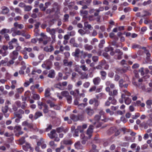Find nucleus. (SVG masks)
Instances as JSON below:
<instances>
[{"label": "nucleus", "instance_id": "nucleus-51", "mask_svg": "<svg viewBox=\"0 0 152 152\" xmlns=\"http://www.w3.org/2000/svg\"><path fill=\"white\" fill-rule=\"evenodd\" d=\"M64 148V146L61 145L59 148H58L56 149V152H61V150H63Z\"/></svg>", "mask_w": 152, "mask_h": 152}, {"label": "nucleus", "instance_id": "nucleus-52", "mask_svg": "<svg viewBox=\"0 0 152 152\" xmlns=\"http://www.w3.org/2000/svg\"><path fill=\"white\" fill-rule=\"evenodd\" d=\"M102 55L105 58L107 59H109L110 58V56L106 52L103 53L102 54Z\"/></svg>", "mask_w": 152, "mask_h": 152}, {"label": "nucleus", "instance_id": "nucleus-49", "mask_svg": "<svg viewBox=\"0 0 152 152\" xmlns=\"http://www.w3.org/2000/svg\"><path fill=\"white\" fill-rule=\"evenodd\" d=\"M80 67L84 71H87L88 69V68L86 67L85 65H81Z\"/></svg>", "mask_w": 152, "mask_h": 152}, {"label": "nucleus", "instance_id": "nucleus-39", "mask_svg": "<svg viewBox=\"0 0 152 152\" xmlns=\"http://www.w3.org/2000/svg\"><path fill=\"white\" fill-rule=\"evenodd\" d=\"M139 72L140 74V75L141 76H143L145 74L144 71V68L143 67H141L140 68L139 70Z\"/></svg>", "mask_w": 152, "mask_h": 152}, {"label": "nucleus", "instance_id": "nucleus-37", "mask_svg": "<svg viewBox=\"0 0 152 152\" xmlns=\"http://www.w3.org/2000/svg\"><path fill=\"white\" fill-rule=\"evenodd\" d=\"M78 32L81 36H83L86 33V31L82 29H79Z\"/></svg>", "mask_w": 152, "mask_h": 152}, {"label": "nucleus", "instance_id": "nucleus-43", "mask_svg": "<svg viewBox=\"0 0 152 152\" xmlns=\"http://www.w3.org/2000/svg\"><path fill=\"white\" fill-rule=\"evenodd\" d=\"M75 70L76 72H77L80 75H82L83 72H82L81 70L79 69V67H76L75 68Z\"/></svg>", "mask_w": 152, "mask_h": 152}, {"label": "nucleus", "instance_id": "nucleus-50", "mask_svg": "<svg viewBox=\"0 0 152 152\" xmlns=\"http://www.w3.org/2000/svg\"><path fill=\"white\" fill-rule=\"evenodd\" d=\"M106 112L107 113H109L110 115H113L114 113V112L111 111L110 109L109 108H107L106 110Z\"/></svg>", "mask_w": 152, "mask_h": 152}, {"label": "nucleus", "instance_id": "nucleus-28", "mask_svg": "<svg viewBox=\"0 0 152 152\" xmlns=\"http://www.w3.org/2000/svg\"><path fill=\"white\" fill-rule=\"evenodd\" d=\"M75 148L78 149H81L82 148V146H81L80 142L79 141H78L76 142L75 144Z\"/></svg>", "mask_w": 152, "mask_h": 152}, {"label": "nucleus", "instance_id": "nucleus-26", "mask_svg": "<svg viewBox=\"0 0 152 152\" xmlns=\"http://www.w3.org/2000/svg\"><path fill=\"white\" fill-rule=\"evenodd\" d=\"M118 93V91L117 90H114L113 91V92L112 91H109V95L114 97L115 96L117 95Z\"/></svg>", "mask_w": 152, "mask_h": 152}, {"label": "nucleus", "instance_id": "nucleus-20", "mask_svg": "<svg viewBox=\"0 0 152 152\" xmlns=\"http://www.w3.org/2000/svg\"><path fill=\"white\" fill-rule=\"evenodd\" d=\"M84 48L86 50L90 51L92 50L93 47V46L91 45L86 44L84 45Z\"/></svg>", "mask_w": 152, "mask_h": 152}, {"label": "nucleus", "instance_id": "nucleus-18", "mask_svg": "<svg viewBox=\"0 0 152 152\" xmlns=\"http://www.w3.org/2000/svg\"><path fill=\"white\" fill-rule=\"evenodd\" d=\"M10 11L9 8L7 7L4 6L2 7L1 13L3 14H6Z\"/></svg>", "mask_w": 152, "mask_h": 152}, {"label": "nucleus", "instance_id": "nucleus-21", "mask_svg": "<svg viewBox=\"0 0 152 152\" xmlns=\"http://www.w3.org/2000/svg\"><path fill=\"white\" fill-rule=\"evenodd\" d=\"M145 53L146 55V58L147 61H150V57L151 56V55L149 51L147 50H145Z\"/></svg>", "mask_w": 152, "mask_h": 152}, {"label": "nucleus", "instance_id": "nucleus-45", "mask_svg": "<svg viewBox=\"0 0 152 152\" xmlns=\"http://www.w3.org/2000/svg\"><path fill=\"white\" fill-rule=\"evenodd\" d=\"M66 99L67 100V102L69 104H71V103L72 102V97L71 96L69 95L66 98Z\"/></svg>", "mask_w": 152, "mask_h": 152}, {"label": "nucleus", "instance_id": "nucleus-63", "mask_svg": "<svg viewBox=\"0 0 152 152\" xmlns=\"http://www.w3.org/2000/svg\"><path fill=\"white\" fill-rule=\"evenodd\" d=\"M75 5V3L73 2L70 3L68 6L69 8V9H72L73 8V7Z\"/></svg>", "mask_w": 152, "mask_h": 152}, {"label": "nucleus", "instance_id": "nucleus-36", "mask_svg": "<svg viewBox=\"0 0 152 152\" xmlns=\"http://www.w3.org/2000/svg\"><path fill=\"white\" fill-rule=\"evenodd\" d=\"M104 50L106 52H108L109 51H110V50H114V49L112 47L110 46H109L108 47H105L104 48Z\"/></svg>", "mask_w": 152, "mask_h": 152}, {"label": "nucleus", "instance_id": "nucleus-32", "mask_svg": "<svg viewBox=\"0 0 152 152\" xmlns=\"http://www.w3.org/2000/svg\"><path fill=\"white\" fill-rule=\"evenodd\" d=\"M86 105V103H81L78 105L77 107L79 109L82 110L83 109Z\"/></svg>", "mask_w": 152, "mask_h": 152}, {"label": "nucleus", "instance_id": "nucleus-53", "mask_svg": "<svg viewBox=\"0 0 152 152\" xmlns=\"http://www.w3.org/2000/svg\"><path fill=\"white\" fill-rule=\"evenodd\" d=\"M92 60L95 62H97L99 60V57L97 56H94L92 57Z\"/></svg>", "mask_w": 152, "mask_h": 152}, {"label": "nucleus", "instance_id": "nucleus-31", "mask_svg": "<svg viewBox=\"0 0 152 152\" xmlns=\"http://www.w3.org/2000/svg\"><path fill=\"white\" fill-rule=\"evenodd\" d=\"M61 94L63 96L66 98L69 95V93L67 91H64L61 92Z\"/></svg>", "mask_w": 152, "mask_h": 152}, {"label": "nucleus", "instance_id": "nucleus-29", "mask_svg": "<svg viewBox=\"0 0 152 152\" xmlns=\"http://www.w3.org/2000/svg\"><path fill=\"white\" fill-rule=\"evenodd\" d=\"M23 149L26 151L28 150V149L30 148V145L28 143H26L22 146Z\"/></svg>", "mask_w": 152, "mask_h": 152}, {"label": "nucleus", "instance_id": "nucleus-41", "mask_svg": "<svg viewBox=\"0 0 152 152\" xmlns=\"http://www.w3.org/2000/svg\"><path fill=\"white\" fill-rule=\"evenodd\" d=\"M44 109L43 110V111L44 113H46L48 112V106L46 104L44 105Z\"/></svg>", "mask_w": 152, "mask_h": 152}, {"label": "nucleus", "instance_id": "nucleus-47", "mask_svg": "<svg viewBox=\"0 0 152 152\" xmlns=\"http://www.w3.org/2000/svg\"><path fill=\"white\" fill-rule=\"evenodd\" d=\"M146 103L148 106L151 107V105H152V100H147L146 102Z\"/></svg>", "mask_w": 152, "mask_h": 152}, {"label": "nucleus", "instance_id": "nucleus-4", "mask_svg": "<svg viewBox=\"0 0 152 152\" xmlns=\"http://www.w3.org/2000/svg\"><path fill=\"white\" fill-rule=\"evenodd\" d=\"M115 52L117 54L114 56V58L116 60L121 59L123 55V52H121L119 49H116L115 50Z\"/></svg>", "mask_w": 152, "mask_h": 152}, {"label": "nucleus", "instance_id": "nucleus-64", "mask_svg": "<svg viewBox=\"0 0 152 152\" xmlns=\"http://www.w3.org/2000/svg\"><path fill=\"white\" fill-rule=\"evenodd\" d=\"M152 2V1L151 0H148L147 1H144L142 4V5L143 6H145L147 5L150 4Z\"/></svg>", "mask_w": 152, "mask_h": 152}, {"label": "nucleus", "instance_id": "nucleus-2", "mask_svg": "<svg viewBox=\"0 0 152 152\" xmlns=\"http://www.w3.org/2000/svg\"><path fill=\"white\" fill-rule=\"evenodd\" d=\"M46 31L47 32L49 33L51 35V38L52 40L51 41V44L55 43L56 42V36L55 34L56 33V28L50 29L49 27H48L46 28Z\"/></svg>", "mask_w": 152, "mask_h": 152}, {"label": "nucleus", "instance_id": "nucleus-9", "mask_svg": "<svg viewBox=\"0 0 152 152\" xmlns=\"http://www.w3.org/2000/svg\"><path fill=\"white\" fill-rule=\"evenodd\" d=\"M60 8V6L58 3L55 2L53 4V7L52 9L54 10V12L56 11V12H57L59 11Z\"/></svg>", "mask_w": 152, "mask_h": 152}, {"label": "nucleus", "instance_id": "nucleus-57", "mask_svg": "<svg viewBox=\"0 0 152 152\" xmlns=\"http://www.w3.org/2000/svg\"><path fill=\"white\" fill-rule=\"evenodd\" d=\"M132 48L133 49L139 48L140 49L141 48V47L139 45L134 44L132 45Z\"/></svg>", "mask_w": 152, "mask_h": 152}, {"label": "nucleus", "instance_id": "nucleus-42", "mask_svg": "<svg viewBox=\"0 0 152 152\" xmlns=\"http://www.w3.org/2000/svg\"><path fill=\"white\" fill-rule=\"evenodd\" d=\"M15 59H13V58H12V59L11 60H10L8 62H7V65L8 66H10L11 65L13 64L14 63V60Z\"/></svg>", "mask_w": 152, "mask_h": 152}, {"label": "nucleus", "instance_id": "nucleus-22", "mask_svg": "<svg viewBox=\"0 0 152 152\" xmlns=\"http://www.w3.org/2000/svg\"><path fill=\"white\" fill-rule=\"evenodd\" d=\"M10 32V30L9 29L4 28L1 30V35H4L7 34V33H9Z\"/></svg>", "mask_w": 152, "mask_h": 152}, {"label": "nucleus", "instance_id": "nucleus-1", "mask_svg": "<svg viewBox=\"0 0 152 152\" xmlns=\"http://www.w3.org/2000/svg\"><path fill=\"white\" fill-rule=\"evenodd\" d=\"M72 54L75 58H84L86 57V53L83 50L81 51L78 48L76 49L75 52H73Z\"/></svg>", "mask_w": 152, "mask_h": 152}, {"label": "nucleus", "instance_id": "nucleus-33", "mask_svg": "<svg viewBox=\"0 0 152 152\" xmlns=\"http://www.w3.org/2000/svg\"><path fill=\"white\" fill-rule=\"evenodd\" d=\"M69 15L68 14H65L64 15L63 20L64 22H68L69 21Z\"/></svg>", "mask_w": 152, "mask_h": 152}, {"label": "nucleus", "instance_id": "nucleus-35", "mask_svg": "<svg viewBox=\"0 0 152 152\" xmlns=\"http://www.w3.org/2000/svg\"><path fill=\"white\" fill-rule=\"evenodd\" d=\"M96 146L95 145H92V149L90 150V152H98V150L96 149Z\"/></svg>", "mask_w": 152, "mask_h": 152}, {"label": "nucleus", "instance_id": "nucleus-5", "mask_svg": "<svg viewBox=\"0 0 152 152\" xmlns=\"http://www.w3.org/2000/svg\"><path fill=\"white\" fill-rule=\"evenodd\" d=\"M106 64V61L105 60H102L99 62L98 65L96 67H94V69H102L103 66Z\"/></svg>", "mask_w": 152, "mask_h": 152}, {"label": "nucleus", "instance_id": "nucleus-13", "mask_svg": "<svg viewBox=\"0 0 152 152\" xmlns=\"http://www.w3.org/2000/svg\"><path fill=\"white\" fill-rule=\"evenodd\" d=\"M80 13L83 18H87V15L88 13V11L81 10L80 11Z\"/></svg>", "mask_w": 152, "mask_h": 152}, {"label": "nucleus", "instance_id": "nucleus-58", "mask_svg": "<svg viewBox=\"0 0 152 152\" xmlns=\"http://www.w3.org/2000/svg\"><path fill=\"white\" fill-rule=\"evenodd\" d=\"M25 137H23L19 140V143L20 145L23 144L25 142Z\"/></svg>", "mask_w": 152, "mask_h": 152}, {"label": "nucleus", "instance_id": "nucleus-19", "mask_svg": "<svg viewBox=\"0 0 152 152\" xmlns=\"http://www.w3.org/2000/svg\"><path fill=\"white\" fill-rule=\"evenodd\" d=\"M104 7H100L99 8V9L96 10V12H94V16H96L98 15L100 11H103L104 10Z\"/></svg>", "mask_w": 152, "mask_h": 152}, {"label": "nucleus", "instance_id": "nucleus-3", "mask_svg": "<svg viewBox=\"0 0 152 152\" xmlns=\"http://www.w3.org/2000/svg\"><path fill=\"white\" fill-rule=\"evenodd\" d=\"M52 65V62L49 59L46 60L42 65V67L47 70H50Z\"/></svg>", "mask_w": 152, "mask_h": 152}, {"label": "nucleus", "instance_id": "nucleus-46", "mask_svg": "<svg viewBox=\"0 0 152 152\" xmlns=\"http://www.w3.org/2000/svg\"><path fill=\"white\" fill-rule=\"evenodd\" d=\"M111 45H112L115 46L116 48H118L120 47L118 44L117 43V42L115 41H113L111 43Z\"/></svg>", "mask_w": 152, "mask_h": 152}, {"label": "nucleus", "instance_id": "nucleus-60", "mask_svg": "<svg viewBox=\"0 0 152 152\" xmlns=\"http://www.w3.org/2000/svg\"><path fill=\"white\" fill-rule=\"evenodd\" d=\"M53 12H54V10H53L52 9H47L46 11V13L47 14H50L51 13Z\"/></svg>", "mask_w": 152, "mask_h": 152}, {"label": "nucleus", "instance_id": "nucleus-17", "mask_svg": "<svg viewBox=\"0 0 152 152\" xmlns=\"http://www.w3.org/2000/svg\"><path fill=\"white\" fill-rule=\"evenodd\" d=\"M2 49L3 50V55L4 56H7L8 54V52L7 50L8 49V47L7 45H3L2 47Z\"/></svg>", "mask_w": 152, "mask_h": 152}, {"label": "nucleus", "instance_id": "nucleus-34", "mask_svg": "<svg viewBox=\"0 0 152 152\" xmlns=\"http://www.w3.org/2000/svg\"><path fill=\"white\" fill-rule=\"evenodd\" d=\"M32 8V7L31 6L26 5L24 7V10L25 11L28 12L30 11Z\"/></svg>", "mask_w": 152, "mask_h": 152}, {"label": "nucleus", "instance_id": "nucleus-30", "mask_svg": "<svg viewBox=\"0 0 152 152\" xmlns=\"http://www.w3.org/2000/svg\"><path fill=\"white\" fill-rule=\"evenodd\" d=\"M13 56L12 58H13V59H16L18 57V51L16 50H14L12 52Z\"/></svg>", "mask_w": 152, "mask_h": 152}, {"label": "nucleus", "instance_id": "nucleus-6", "mask_svg": "<svg viewBox=\"0 0 152 152\" xmlns=\"http://www.w3.org/2000/svg\"><path fill=\"white\" fill-rule=\"evenodd\" d=\"M53 46L52 44L50 45L49 46H46L44 47L43 50L46 52H51L54 50Z\"/></svg>", "mask_w": 152, "mask_h": 152}, {"label": "nucleus", "instance_id": "nucleus-27", "mask_svg": "<svg viewBox=\"0 0 152 152\" xmlns=\"http://www.w3.org/2000/svg\"><path fill=\"white\" fill-rule=\"evenodd\" d=\"M93 82L95 85H98L100 81V79L98 77L95 78L93 80Z\"/></svg>", "mask_w": 152, "mask_h": 152}, {"label": "nucleus", "instance_id": "nucleus-55", "mask_svg": "<svg viewBox=\"0 0 152 152\" xmlns=\"http://www.w3.org/2000/svg\"><path fill=\"white\" fill-rule=\"evenodd\" d=\"M63 143L65 145H71L72 142L70 140H64L63 141Z\"/></svg>", "mask_w": 152, "mask_h": 152}, {"label": "nucleus", "instance_id": "nucleus-59", "mask_svg": "<svg viewBox=\"0 0 152 152\" xmlns=\"http://www.w3.org/2000/svg\"><path fill=\"white\" fill-rule=\"evenodd\" d=\"M64 58L65 59L68 58L70 56V54L69 52H65L64 53Z\"/></svg>", "mask_w": 152, "mask_h": 152}, {"label": "nucleus", "instance_id": "nucleus-40", "mask_svg": "<svg viewBox=\"0 0 152 152\" xmlns=\"http://www.w3.org/2000/svg\"><path fill=\"white\" fill-rule=\"evenodd\" d=\"M8 109V107L7 106H5L4 107H2V111L4 113H6Z\"/></svg>", "mask_w": 152, "mask_h": 152}, {"label": "nucleus", "instance_id": "nucleus-54", "mask_svg": "<svg viewBox=\"0 0 152 152\" xmlns=\"http://www.w3.org/2000/svg\"><path fill=\"white\" fill-rule=\"evenodd\" d=\"M93 3L94 5H96L99 4H101L102 3L101 1H97V0H94L93 2Z\"/></svg>", "mask_w": 152, "mask_h": 152}, {"label": "nucleus", "instance_id": "nucleus-44", "mask_svg": "<svg viewBox=\"0 0 152 152\" xmlns=\"http://www.w3.org/2000/svg\"><path fill=\"white\" fill-rule=\"evenodd\" d=\"M49 73L48 76H54L55 75V71L53 69H51L49 71Z\"/></svg>", "mask_w": 152, "mask_h": 152}, {"label": "nucleus", "instance_id": "nucleus-11", "mask_svg": "<svg viewBox=\"0 0 152 152\" xmlns=\"http://www.w3.org/2000/svg\"><path fill=\"white\" fill-rule=\"evenodd\" d=\"M48 135L49 137L51 139H53L57 136L58 135L56 133V131L55 130H53L50 132L48 134Z\"/></svg>", "mask_w": 152, "mask_h": 152}, {"label": "nucleus", "instance_id": "nucleus-8", "mask_svg": "<svg viewBox=\"0 0 152 152\" xmlns=\"http://www.w3.org/2000/svg\"><path fill=\"white\" fill-rule=\"evenodd\" d=\"M94 128V127L93 125H90L87 129L86 134L88 136L89 138L92 136V134L93 132V130Z\"/></svg>", "mask_w": 152, "mask_h": 152}, {"label": "nucleus", "instance_id": "nucleus-61", "mask_svg": "<svg viewBox=\"0 0 152 152\" xmlns=\"http://www.w3.org/2000/svg\"><path fill=\"white\" fill-rule=\"evenodd\" d=\"M7 58H5L4 60H1L0 61V66L1 65L7 63Z\"/></svg>", "mask_w": 152, "mask_h": 152}, {"label": "nucleus", "instance_id": "nucleus-48", "mask_svg": "<svg viewBox=\"0 0 152 152\" xmlns=\"http://www.w3.org/2000/svg\"><path fill=\"white\" fill-rule=\"evenodd\" d=\"M32 98L35 100H38L40 99V96L38 94H34L33 95Z\"/></svg>", "mask_w": 152, "mask_h": 152}, {"label": "nucleus", "instance_id": "nucleus-24", "mask_svg": "<svg viewBox=\"0 0 152 152\" xmlns=\"http://www.w3.org/2000/svg\"><path fill=\"white\" fill-rule=\"evenodd\" d=\"M50 89L49 88L46 89L45 91V97H49L50 95Z\"/></svg>", "mask_w": 152, "mask_h": 152}, {"label": "nucleus", "instance_id": "nucleus-56", "mask_svg": "<svg viewBox=\"0 0 152 152\" xmlns=\"http://www.w3.org/2000/svg\"><path fill=\"white\" fill-rule=\"evenodd\" d=\"M39 7L42 11H45L46 9L45 7H44V4L42 3H41L39 4Z\"/></svg>", "mask_w": 152, "mask_h": 152}, {"label": "nucleus", "instance_id": "nucleus-62", "mask_svg": "<svg viewBox=\"0 0 152 152\" xmlns=\"http://www.w3.org/2000/svg\"><path fill=\"white\" fill-rule=\"evenodd\" d=\"M56 30L57 31L58 33L59 34H61L62 33H63L64 32V30L61 28H56Z\"/></svg>", "mask_w": 152, "mask_h": 152}, {"label": "nucleus", "instance_id": "nucleus-25", "mask_svg": "<svg viewBox=\"0 0 152 152\" xmlns=\"http://www.w3.org/2000/svg\"><path fill=\"white\" fill-rule=\"evenodd\" d=\"M26 68V66H22L20 70L19 71V73L20 75H23L24 74V70Z\"/></svg>", "mask_w": 152, "mask_h": 152}, {"label": "nucleus", "instance_id": "nucleus-16", "mask_svg": "<svg viewBox=\"0 0 152 152\" xmlns=\"http://www.w3.org/2000/svg\"><path fill=\"white\" fill-rule=\"evenodd\" d=\"M86 112L90 116H91L94 113V111L93 110L90 108L87 107L85 110Z\"/></svg>", "mask_w": 152, "mask_h": 152}, {"label": "nucleus", "instance_id": "nucleus-10", "mask_svg": "<svg viewBox=\"0 0 152 152\" xmlns=\"http://www.w3.org/2000/svg\"><path fill=\"white\" fill-rule=\"evenodd\" d=\"M68 129L66 128L64 129L63 126H61L56 128V131L58 133H60L62 132H63L64 133H66L68 132Z\"/></svg>", "mask_w": 152, "mask_h": 152}, {"label": "nucleus", "instance_id": "nucleus-14", "mask_svg": "<svg viewBox=\"0 0 152 152\" xmlns=\"http://www.w3.org/2000/svg\"><path fill=\"white\" fill-rule=\"evenodd\" d=\"M80 115H76L74 114H71L70 115V118L71 120L74 121H76L79 119V117Z\"/></svg>", "mask_w": 152, "mask_h": 152}, {"label": "nucleus", "instance_id": "nucleus-15", "mask_svg": "<svg viewBox=\"0 0 152 152\" xmlns=\"http://www.w3.org/2000/svg\"><path fill=\"white\" fill-rule=\"evenodd\" d=\"M42 116L43 114L42 113L39 111H37L34 114V118L36 120Z\"/></svg>", "mask_w": 152, "mask_h": 152}, {"label": "nucleus", "instance_id": "nucleus-38", "mask_svg": "<svg viewBox=\"0 0 152 152\" xmlns=\"http://www.w3.org/2000/svg\"><path fill=\"white\" fill-rule=\"evenodd\" d=\"M132 100L129 97H126L125 99V102L126 104H129L131 102Z\"/></svg>", "mask_w": 152, "mask_h": 152}, {"label": "nucleus", "instance_id": "nucleus-7", "mask_svg": "<svg viewBox=\"0 0 152 152\" xmlns=\"http://www.w3.org/2000/svg\"><path fill=\"white\" fill-rule=\"evenodd\" d=\"M63 63L64 66L70 68L73 65V62L72 61H68L67 59H65L63 60Z\"/></svg>", "mask_w": 152, "mask_h": 152}, {"label": "nucleus", "instance_id": "nucleus-12", "mask_svg": "<svg viewBox=\"0 0 152 152\" xmlns=\"http://www.w3.org/2000/svg\"><path fill=\"white\" fill-rule=\"evenodd\" d=\"M69 43L72 45L73 47L78 48L79 47V45L76 42L75 39L74 38H72L70 39L69 41Z\"/></svg>", "mask_w": 152, "mask_h": 152}, {"label": "nucleus", "instance_id": "nucleus-23", "mask_svg": "<svg viewBox=\"0 0 152 152\" xmlns=\"http://www.w3.org/2000/svg\"><path fill=\"white\" fill-rule=\"evenodd\" d=\"M84 26L86 28H88V29H91L92 28V27L91 25L89 24L88 21H86L84 23Z\"/></svg>", "mask_w": 152, "mask_h": 152}]
</instances>
